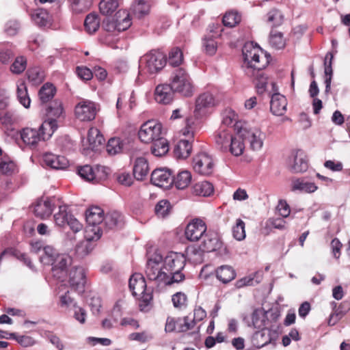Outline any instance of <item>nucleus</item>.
<instances>
[{"mask_svg":"<svg viewBox=\"0 0 350 350\" xmlns=\"http://www.w3.org/2000/svg\"><path fill=\"white\" fill-rule=\"evenodd\" d=\"M146 273L148 280L156 282L158 284H164L171 285L174 283H179L185 280V275L182 271L174 270L165 272L160 267L162 262V255L155 251L153 253L148 252Z\"/></svg>","mask_w":350,"mask_h":350,"instance_id":"nucleus-1","label":"nucleus"},{"mask_svg":"<svg viewBox=\"0 0 350 350\" xmlns=\"http://www.w3.org/2000/svg\"><path fill=\"white\" fill-rule=\"evenodd\" d=\"M57 128L58 124L55 120H45L38 129L23 128L20 135L25 145L35 148L40 142L49 139Z\"/></svg>","mask_w":350,"mask_h":350,"instance_id":"nucleus-2","label":"nucleus"},{"mask_svg":"<svg viewBox=\"0 0 350 350\" xmlns=\"http://www.w3.org/2000/svg\"><path fill=\"white\" fill-rule=\"evenodd\" d=\"M104 211L97 206H92L85 212L87 227L86 238L89 241H95L100 238L103 228Z\"/></svg>","mask_w":350,"mask_h":350,"instance_id":"nucleus-3","label":"nucleus"},{"mask_svg":"<svg viewBox=\"0 0 350 350\" xmlns=\"http://www.w3.org/2000/svg\"><path fill=\"white\" fill-rule=\"evenodd\" d=\"M242 53L247 75L255 74V69H264L268 64L267 59L261 62L260 55H262L261 49L257 44H254L252 42L244 44Z\"/></svg>","mask_w":350,"mask_h":350,"instance_id":"nucleus-4","label":"nucleus"},{"mask_svg":"<svg viewBox=\"0 0 350 350\" xmlns=\"http://www.w3.org/2000/svg\"><path fill=\"white\" fill-rule=\"evenodd\" d=\"M170 86L176 93L185 97H190L193 94L194 87L192 80L183 68H177L173 70L170 76Z\"/></svg>","mask_w":350,"mask_h":350,"instance_id":"nucleus-5","label":"nucleus"},{"mask_svg":"<svg viewBox=\"0 0 350 350\" xmlns=\"http://www.w3.org/2000/svg\"><path fill=\"white\" fill-rule=\"evenodd\" d=\"M166 64L165 55L157 50H152L140 57L139 73L148 72L153 75L161 71Z\"/></svg>","mask_w":350,"mask_h":350,"instance_id":"nucleus-6","label":"nucleus"},{"mask_svg":"<svg viewBox=\"0 0 350 350\" xmlns=\"http://www.w3.org/2000/svg\"><path fill=\"white\" fill-rule=\"evenodd\" d=\"M202 241L200 246L196 247H191L188 249L190 254H198L202 256L203 252H211L220 250L223 246V243L219 234L213 231H207L203 236Z\"/></svg>","mask_w":350,"mask_h":350,"instance_id":"nucleus-7","label":"nucleus"},{"mask_svg":"<svg viewBox=\"0 0 350 350\" xmlns=\"http://www.w3.org/2000/svg\"><path fill=\"white\" fill-rule=\"evenodd\" d=\"M161 123L153 120H148L141 126L138 136L139 139L145 144L152 143L161 136Z\"/></svg>","mask_w":350,"mask_h":350,"instance_id":"nucleus-8","label":"nucleus"},{"mask_svg":"<svg viewBox=\"0 0 350 350\" xmlns=\"http://www.w3.org/2000/svg\"><path fill=\"white\" fill-rule=\"evenodd\" d=\"M129 286L134 297L142 296V302L148 306L152 299L150 294L146 293V282L140 273L133 274L129 281Z\"/></svg>","mask_w":350,"mask_h":350,"instance_id":"nucleus-9","label":"nucleus"},{"mask_svg":"<svg viewBox=\"0 0 350 350\" xmlns=\"http://www.w3.org/2000/svg\"><path fill=\"white\" fill-rule=\"evenodd\" d=\"M72 263V258L67 254H59L49 264L51 265V272L54 278L64 281L68 273V267Z\"/></svg>","mask_w":350,"mask_h":350,"instance_id":"nucleus-10","label":"nucleus"},{"mask_svg":"<svg viewBox=\"0 0 350 350\" xmlns=\"http://www.w3.org/2000/svg\"><path fill=\"white\" fill-rule=\"evenodd\" d=\"M186 259L183 254L170 252L160 263V267L165 272H170L174 270L182 271L185 266Z\"/></svg>","mask_w":350,"mask_h":350,"instance_id":"nucleus-11","label":"nucleus"},{"mask_svg":"<svg viewBox=\"0 0 350 350\" xmlns=\"http://www.w3.org/2000/svg\"><path fill=\"white\" fill-rule=\"evenodd\" d=\"M105 170L106 168L103 166L97 165L95 168H93L90 165H85L77 167V174L83 180L96 183L106 176L107 172Z\"/></svg>","mask_w":350,"mask_h":350,"instance_id":"nucleus-12","label":"nucleus"},{"mask_svg":"<svg viewBox=\"0 0 350 350\" xmlns=\"http://www.w3.org/2000/svg\"><path fill=\"white\" fill-rule=\"evenodd\" d=\"M68 282L70 287L79 293L84 292L86 284V273L83 267H72L68 272Z\"/></svg>","mask_w":350,"mask_h":350,"instance_id":"nucleus-13","label":"nucleus"},{"mask_svg":"<svg viewBox=\"0 0 350 350\" xmlns=\"http://www.w3.org/2000/svg\"><path fill=\"white\" fill-rule=\"evenodd\" d=\"M207 232L206 223L200 218L192 219L185 229V237L190 241H198Z\"/></svg>","mask_w":350,"mask_h":350,"instance_id":"nucleus-14","label":"nucleus"},{"mask_svg":"<svg viewBox=\"0 0 350 350\" xmlns=\"http://www.w3.org/2000/svg\"><path fill=\"white\" fill-rule=\"evenodd\" d=\"M75 112L76 117L81 121H91L96 115V105L88 100H81L75 107Z\"/></svg>","mask_w":350,"mask_h":350,"instance_id":"nucleus-15","label":"nucleus"},{"mask_svg":"<svg viewBox=\"0 0 350 350\" xmlns=\"http://www.w3.org/2000/svg\"><path fill=\"white\" fill-rule=\"evenodd\" d=\"M288 167L293 173L306 172L308 167V160L304 151L297 150L288 158Z\"/></svg>","mask_w":350,"mask_h":350,"instance_id":"nucleus-16","label":"nucleus"},{"mask_svg":"<svg viewBox=\"0 0 350 350\" xmlns=\"http://www.w3.org/2000/svg\"><path fill=\"white\" fill-rule=\"evenodd\" d=\"M194 170L202 175H209L213 170L212 158L205 152L196 155L193 159Z\"/></svg>","mask_w":350,"mask_h":350,"instance_id":"nucleus-17","label":"nucleus"},{"mask_svg":"<svg viewBox=\"0 0 350 350\" xmlns=\"http://www.w3.org/2000/svg\"><path fill=\"white\" fill-rule=\"evenodd\" d=\"M55 198L42 197L37 200L34 206V213L41 219L49 217L55 206Z\"/></svg>","mask_w":350,"mask_h":350,"instance_id":"nucleus-18","label":"nucleus"},{"mask_svg":"<svg viewBox=\"0 0 350 350\" xmlns=\"http://www.w3.org/2000/svg\"><path fill=\"white\" fill-rule=\"evenodd\" d=\"M150 181L157 187L169 188L172 185L171 172L164 168L156 169L151 174Z\"/></svg>","mask_w":350,"mask_h":350,"instance_id":"nucleus-19","label":"nucleus"},{"mask_svg":"<svg viewBox=\"0 0 350 350\" xmlns=\"http://www.w3.org/2000/svg\"><path fill=\"white\" fill-rule=\"evenodd\" d=\"M174 93L170 84H159L154 90V100L159 104L168 105L172 102Z\"/></svg>","mask_w":350,"mask_h":350,"instance_id":"nucleus-20","label":"nucleus"},{"mask_svg":"<svg viewBox=\"0 0 350 350\" xmlns=\"http://www.w3.org/2000/svg\"><path fill=\"white\" fill-rule=\"evenodd\" d=\"M42 161L46 166L55 170H64L68 166V161L65 157L51 152L43 154Z\"/></svg>","mask_w":350,"mask_h":350,"instance_id":"nucleus-21","label":"nucleus"},{"mask_svg":"<svg viewBox=\"0 0 350 350\" xmlns=\"http://www.w3.org/2000/svg\"><path fill=\"white\" fill-rule=\"evenodd\" d=\"M252 342L257 348L263 347L269 344L274 347L275 345V336L271 330L261 329V330L256 332L254 334Z\"/></svg>","mask_w":350,"mask_h":350,"instance_id":"nucleus-22","label":"nucleus"},{"mask_svg":"<svg viewBox=\"0 0 350 350\" xmlns=\"http://www.w3.org/2000/svg\"><path fill=\"white\" fill-rule=\"evenodd\" d=\"M233 137L230 128L221 126L215 135V143L217 148L224 152H228L229 145Z\"/></svg>","mask_w":350,"mask_h":350,"instance_id":"nucleus-23","label":"nucleus"},{"mask_svg":"<svg viewBox=\"0 0 350 350\" xmlns=\"http://www.w3.org/2000/svg\"><path fill=\"white\" fill-rule=\"evenodd\" d=\"M243 133H245L244 138H247L252 149L254 150H259L263 145V141L265 135L258 129H253L246 131L243 129Z\"/></svg>","mask_w":350,"mask_h":350,"instance_id":"nucleus-24","label":"nucleus"},{"mask_svg":"<svg viewBox=\"0 0 350 350\" xmlns=\"http://www.w3.org/2000/svg\"><path fill=\"white\" fill-rule=\"evenodd\" d=\"M318 187L306 178H293L291 180V191L311 193L315 192Z\"/></svg>","mask_w":350,"mask_h":350,"instance_id":"nucleus-25","label":"nucleus"},{"mask_svg":"<svg viewBox=\"0 0 350 350\" xmlns=\"http://www.w3.org/2000/svg\"><path fill=\"white\" fill-rule=\"evenodd\" d=\"M287 100L285 96L279 94L274 93L271 96L270 101V109L273 114L275 116H282L286 111Z\"/></svg>","mask_w":350,"mask_h":350,"instance_id":"nucleus-26","label":"nucleus"},{"mask_svg":"<svg viewBox=\"0 0 350 350\" xmlns=\"http://www.w3.org/2000/svg\"><path fill=\"white\" fill-rule=\"evenodd\" d=\"M265 314L264 312L259 308L255 309L251 317H245L243 321L247 323L249 327H254L258 329H264L265 325Z\"/></svg>","mask_w":350,"mask_h":350,"instance_id":"nucleus-27","label":"nucleus"},{"mask_svg":"<svg viewBox=\"0 0 350 350\" xmlns=\"http://www.w3.org/2000/svg\"><path fill=\"white\" fill-rule=\"evenodd\" d=\"M149 170V165L146 158L138 157L135 159L133 165V176L137 180H144Z\"/></svg>","mask_w":350,"mask_h":350,"instance_id":"nucleus-28","label":"nucleus"},{"mask_svg":"<svg viewBox=\"0 0 350 350\" xmlns=\"http://www.w3.org/2000/svg\"><path fill=\"white\" fill-rule=\"evenodd\" d=\"M237 135V136L231 139L228 148V152L235 157L241 155L245 148L243 142V136H245V133H243V129L238 131Z\"/></svg>","mask_w":350,"mask_h":350,"instance_id":"nucleus-29","label":"nucleus"},{"mask_svg":"<svg viewBox=\"0 0 350 350\" xmlns=\"http://www.w3.org/2000/svg\"><path fill=\"white\" fill-rule=\"evenodd\" d=\"M350 310V302L342 301L335 311L332 312L328 319L327 323L329 326L336 325Z\"/></svg>","mask_w":350,"mask_h":350,"instance_id":"nucleus-30","label":"nucleus"},{"mask_svg":"<svg viewBox=\"0 0 350 350\" xmlns=\"http://www.w3.org/2000/svg\"><path fill=\"white\" fill-rule=\"evenodd\" d=\"M31 19L40 27H50L52 23V17L49 13L43 8H39L31 14Z\"/></svg>","mask_w":350,"mask_h":350,"instance_id":"nucleus-31","label":"nucleus"},{"mask_svg":"<svg viewBox=\"0 0 350 350\" xmlns=\"http://www.w3.org/2000/svg\"><path fill=\"white\" fill-rule=\"evenodd\" d=\"M123 224L122 215L118 211L108 213L103 220V227L107 229H113L121 227Z\"/></svg>","mask_w":350,"mask_h":350,"instance_id":"nucleus-32","label":"nucleus"},{"mask_svg":"<svg viewBox=\"0 0 350 350\" xmlns=\"http://www.w3.org/2000/svg\"><path fill=\"white\" fill-rule=\"evenodd\" d=\"M192 146L189 140H180L175 146L174 154L178 159H187L191 154Z\"/></svg>","mask_w":350,"mask_h":350,"instance_id":"nucleus-33","label":"nucleus"},{"mask_svg":"<svg viewBox=\"0 0 350 350\" xmlns=\"http://www.w3.org/2000/svg\"><path fill=\"white\" fill-rule=\"evenodd\" d=\"M16 96L18 102L26 109L30 107L31 100L27 92L25 81H18L16 83Z\"/></svg>","mask_w":350,"mask_h":350,"instance_id":"nucleus-34","label":"nucleus"},{"mask_svg":"<svg viewBox=\"0 0 350 350\" xmlns=\"http://www.w3.org/2000/svg\"><path fill=\"white\" fill-rule=\"evenodd\" d=\"M191 181V172L187 170L179 172L176 176L172 177V184L178 189H184L187 188Z\"/></svg>","mask_w":350,"mask_h":350,"instance_id":"nucleus-35","label":"nucleus"},{"mask_svg":"<svg viewBox=\"0 0 350 350\" xmlns=\"http://www.w3.org/2000/svg\"><path fill=\"white\" fill-rule=\"evenodd\" d=\"M248 75L254 78L258 94H263L266 91L268 81L263 69H255V74Z\"/></svg>","mask_w":350,"mask_h":350,"instance_id":"nucleus-36","label":"nucleus"},{"mask_svg":"<svg viewBox=\"0 0 350 350\" xmlns=\"http://www.w3.org/2000/svg\"><path fill=\"white\" fill-rule=\"evenodd\" d=\"M236 276L233 268L229 265H221L216 270L217 278L224 284L232 280Z\"/></svg>","mask_w":350,"mask_h":350,"instance_id":"nucleus-37","label":"nucleus"},{"mask_svg":"<svg viewBox=\"0 0 350 350\" xmlns=\"http://www.w3.org/2000/svg\"><path fill=\"white\" fill-rule=\"evenodd\" d=\"M215 104V98L210 92L200 94L196 100V109L200 111L203 109L213 107Z\"/></svg>","mask_w":350,"mask_h":350,"instance_id":"nucleus-38","label":"nucleus"},{"mask_svg":"<svg viewBox=\"0 0 350 350\" xmlns=\"http://www.w3.org/2000/svg\"><path fill=\"white\" fill-rule=\"evenodd\" d=\"M169 145L166 139L161 136L152 142L151 152L156 157H161L167 153Z\"/></svg>","mask_w":350,"mask_h":350,"instance_id":"nucleus-39","label":"nucleus"},{"mask_svg":"<svg viewBox=\"0 0 350 350\" xmlns=\"http://www.w3.org/2000/svg\"><path fill=\"white\" fill-rule=\"evenodd\" d=\"M114 18L118 26V32L126 30L132 24L129 14L125 11H118Z\"/></svg>","mask_w":350,"mask_h":350,"instance_id":"nucleus-40","label":"nucleus"},{"mask_svg":"<svg viewBox=\"0 0 350 350\" xmlns=\"http://www.w3.org/2000/svg\"><path fill=\"white\" fill-rule=\"evenodd\" d=\"M214 191L213 185L208 181H200L193 187V193L196 196H209Z\"/></svg>","mask_w":350,"mask_h":350,"instance_id":"nucleus-41","label":"nucleus"},{"mask_svg":"<svg viewBox=\"0 0 350 350\" xmlns=\"http://www.w3.org/2000/svg\"><path fill=\"white\" fill-rule=\"evenodd\" d=\"M63 111L62 102L57 100H54L46 109V120L53 119L57 123V119L61 117L63 114Z\"/></svg>","mask_w":350,"mask_h":350,"instance_id":"nucleus-42","label":"nucleus"},{"mask_svg":"<svg viewBox=\"0 0 350 350\" xmlns=\"http://www.w3.org/2000/svg\"><path fill=\"white\" fill-rule=\"evenodd\" d=\"M100 27V18L94 13H90L86 16L84 21V27L89 33H95Z\"/></svg>","mask_w":350,"mask_h":350,"instance_id":"nucleus-43","label":"nucleus"},{"mask_svg":"<svg viewBox=\"0 0 350 350\" xmlns=\"http://www.w3.org/2000/svg\"><path fill=\"white\" fill-rule=\"evenodd\" d=\"M72 11L75 14L87 12L92 6L93 0H68Z\"/></svg>","mask_w":350,"mask_h":350,"instance_id":"nucleus-44","label":"nucleus"},{"mask_svg":"<svg viewBox=\"0 0 350 350\" xmlns=\"http://www.w3.org/2000/svg\"><path fill=\"white\" fill-rule=\"evenodd\" d=\"M70 215H72L68 211V206L66 205H59V211L54 215V221L57 226L63 227L68 221Z\"/></svg>","mask_w":350,"mask_h":350,"instance_id":"nucleus-45","label":"nucleus"},{"mask_svg":"<svg viewBox=\"0 0 350 350\" xmlns=\"http://www.w3.org/2000/svg\"><path fill=\"white\" fill-rule=\"evenodd\" d=\"M27 75L29 81L33 85H39L44 79V74L43 70L38 66L30 68L27 71Z\"/></svg>","mask_w":350,"mask_h":350,"instance_id":"nucleus-46","label":"nucleus"},{"mask_svg":"<svg viewBox=\"0 0 350 350\" xmlns=\"http://www.w3.org/2000/svg\"><path fill=\"white\" fill-rule=\"evenodd\" d=\"M222 124L223 127H224V126L228 127L234 125L235 126L234 129L237 130V131L241 129L239 126V123L237 122V115L232 110H226L223 113Z\"/></svg>","mask_w":350,"mask_h":350,"instance_id":"nucleus-47","label":"nucleus"},{"mask_svg":"<svg viewBox=\"0 0 350 350\" xmlns=\"http://www.w3.org/2000/svg\"><path fill=\"white\" fill-rule=\"evenodd\" d=\"M55 93V87L49 83L43 85L39 91V98L42 103H46L53 98Z\"/></svg>","mask_w":350,"mask_h":350,"instance_id":"nucleus-48","label":"nucleus"},{"mask_svg":"<svg viewBox=\"0 0 350 350\" xmlns=\"http://www.w3.org/2000/svg\"><path fill=\"white\" fill-rule=\"evenodd\" d=\"M13 46L10 42L0 44V62L8 64L13 57Z\"/></svg>","mask_w":350,"mask_h":350,"instance_id":"nucleus-49","label":"nucleus"},{"mask_svg":"<svg viewBox=\"0 0 350 350\" xmlns=\"http://www.w3.org/2000/svg\"><path fill=\"white\" fill-rule=\"evenodd\" d=\"M88 140L90 145L93 147L97 145H100L105 142V139L100 131L95 127H92L89 129L88 133Z\"/></svg>","mask_w":350,"mask_h":350,"instance_id":"nucleus-50","label":"nucleus"},{"mask_svg":"<svg viewBox=\"0 0 350 350\" xmlns=\"http://www.w3.org/2000/svg\"><path fill=\"white\" fill-rule=\"evenodd\" d=\"M117 0H102L99 3V10L103 15L112 14L118 8Z\"/></svg>","mask_w":350,"mask_h":350,"instance_id":"nucleus-51","label":"nucleus"},{"mask_svg":"<svg viewBox=\"0 0 350 350\" xmlns=\"http://www.w3.org/2000/svg\"><path fill=\"white\" fill-rule=\"evenodd\" d=\"M171 208L170 202L167 200H162L155 205L154 212L158 217L164 218L170 214Z\"/></svg>","mask_w":350,"mask_h":350,"instance_id":"nucleus-52","label":"nucleus"},{"mask_svg":"<svg viewBox=\"0 0 350 350\" xmlns=\"http://www.w3.org/2000/svg\"><path fill=\"white\" fill-rule=\"evenodd\" d=\"M269 44L275 49H281L285 46L283 34L275 30H272L269 36Z\"/></svg>","mask_w":350,"mask_h":350,"instance_id":"nucleus-53","label":"nucleus"},{"mask_svg":"<svg viewBox=\"0 0 350 350\" xmlns=\"http://www.w3.org/2000/svg\"><path fill=\"white\" fill-rule=\"evenodd\" d=\"M241 20V15L235 11L226 12L222 19L224 26L228 27H233L240 23Z\"/></svg>","mask_w":350,"mask_h":350,"instance_id":"nucleus-54","label":"nucleus"},{"mask_svg":"<svg viewBox=\"0 0 350 350\" xmlns=\"http://www.w3.org/2000/svg\"><path fill=\"white\" fill-rule=\"evenodd\" d=\"M260 282V279L258 277V273L255 272L250 275L245 276L236 282V286L238 288H243L247 286H254Z\"/></svg>","mask_w":350,"mask_h":350,"instance_id":"nucleus-55","label":"nucleus"},{"mask_svg":"<svg viewBox=\"0 0 350 350\" xmlns=\"http://www.w3.org/2000/svg\"><path fill=\"white\" fill-rule=\"evenodd\" d=\"M122 146V142L120 138L112 137L108 141L106 150L109 154L115 155L121 152Z\"/></svg>","mask_w":350,"mask_h":350,"instance_id":"nucleus-56","label":"nucleus"},{"mask_svg":"<svg viewBox=\"0 0 350 350\" xmlns=\"http://www.w3.org/2000/svg\"><path fill=\"white\" fill-rule=\"evenodd\" d=\"M59 254L53 247L47 245L43 247V254L40 256V259L44 265H49L56 258V255Z\"/></svg>","mask_w":350,"mask_h":350,"instance_id":"nucleus-57","label":"nucleus"},{"mask_svg":"<svg viewBox=\"0 0 350 350\" xmlns=\"http://www.w3.org/2000/svg\"><path fill=\"white\" fill-rule=\"evenodd\" d=\"M267 21L272 26H279L283 22L284 16L280 10L277 9L271 10L267 14Z\"/></svg>","mask_w":350,"mask_h":350,"instance_id":"nucleus-58","label":"nucleus"},{"mask_svg":"<svg viewBox=\"0 0 350 350\" xmlns=\"http://www.w3.org/2000/svg\"><path fill=\"white\" fill-rule=\"evenodd\" d=\"M183 60V52L178 47L173 48L169 53V64L172 66H178Z\"/></svg>","mask_w":350,"mask_h":350,"instance_id":"nucleus-59","label":"nucleus"},{"mask_svg":"<svg viewBox=\"0 0 350 350\" xmlns=\"http://www.w3.org/2000/svg\"><path fill=\"white\" fill-rule=\"evenodd\" d=\"M232 234L238 241H242L245 238V223L242 219H237L236 224L232 228Z\"/></svg>","mask_w":350,"mask_h":350,"instance_id":"nucleus-60","label":"nucleus"},{"mask_svg":"<svg viewBox=\"0 0 350 350\" xmlns=\"http://www.w3.org/2000/svg\"><path fill=\"white\" fill-rule=\"evenodd\" d=\"M27 68V59L24 56L17 57L11 65V71L14 74L22 73Z\"/></svg>","mask_w":350,"mask_h":350,"instance_id":"nucleus-61","label":"nucleus"},{"mask_svg":"<svg viewBox=\"0 0 350 350\" xmlns=\"http://www.w3.org/2000/svg\"><path fill=\"white\" fill-rule=\"evenodd\" d=\"M172 301L174 308L182 310L187 307V297L185 293L177 292L172 295Z\"/></svg>","mask_w":350,"mask_h":350,"instance_id":"nucleus-62","label":"nucleus"},{"mask_svg":"<svg viewBox=\"0 0 350 350\" xmlns=\"http://www.w3.org/2000/svg\"><path fill=\"white\" fill-rule=\"evenodd\" d=\"M195 322L188 317L178 318V332H185L195 327Z\"/></svg>","mask_w":350,"mask_h":350,"instance_id":"nucleus-63","label":"nucleus"},{"mask_svg":"<svg viewBox=\"0 0 350 350\" xmlns=\"http://www.w3.org/2000/svg\"><path fill=\"white\" fill-rule=\"evenodd\" d=\"M20 29V23L16 20L8 21L4 26V31L10 36H15Z\"/></svg>","mask_w":350,"mask_h":350,"instance_id":"nucleus-64","label":"nucleus"}]
</instances>
